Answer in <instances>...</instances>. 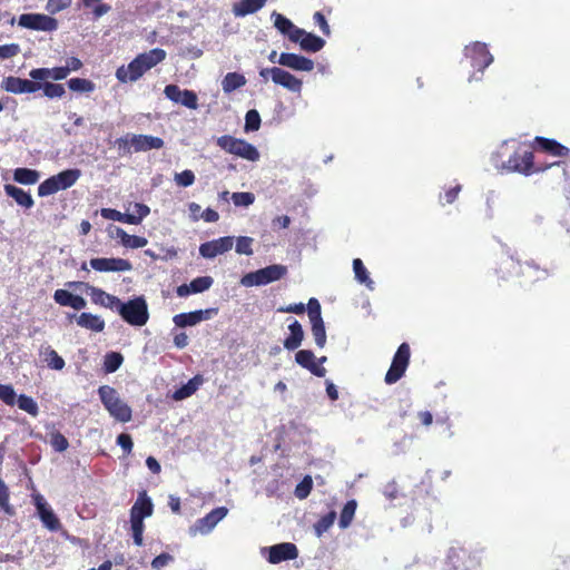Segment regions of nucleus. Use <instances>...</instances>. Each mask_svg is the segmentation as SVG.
I'll list each match as a JSON object with an SVG mask.
<instances>
[{
    "label": "nucleus",
    "mask_w": 570,
    "mask_h": 570,
    "mask_svg": "<svg viewBox=\"0 0 570 570\" xmlns=\"http://www.w3.org/2000/svg\"><path fill=\"white\" fill-rule=\"evenodd\" d=\"M491 163L498 170L518 173L523 176H531L560 165V161H557L546 167H534L533 153L514 140H504L492 154Z\"/></svg>",
    "instance_id": "obj_1"
},
{
    "label": "nucleus",
    "mask_w": 570,
    "mask_h": 570,
    "mask_svg": "<svg viewBox=\"0 0 570 570\" xmlns=\"http://www.w3.org/2000/svg\"><path fill=\"white\" fill-rule=\"evenodd\" d=\"M166 56V51L160 48L140 53L127 66L119 67L116 71V78L120 82H135L145 72L164 61Z\"/></svg>",
    "instance_id": "obj_2"
},
{
    "label": "nucleus",
    "mask_w": 570,
    "mask_h": 570,
    "mask_svg": "<svg viewBox=\"0 0 570 570\" xmlns=\"http://www.w3.org/2000/svg\"><path fill=\"white\" fill-rule=\"evenodd\" d=\"M99 397L110 414L115 420L126 423L131 420V409L130 406L120 399L117 391L109 386L102 385L98 390Z\"/></svg>",
    "instance_id": "obj_3"
},
{
    "label": "nucleus",
    "mask_w": 570,
    "mask_h": 570,
    "mask_svg": "<svg viewBox=\"0 0 570 570\" xmlns=\"http://www.w3.org/2000/svg\"><path fill=\"white\" fill-rule=\"evenodd\" d=\"M116 311L131 326H144L149 320L148 305L142 296L126 303L120 301Z\"/></svg>",
    "instance_id": "obj_4"
},
{
    "label": "nucleus",
    "mask_w": 570,
    "mask_h": 570,
    "mask_svg": "<svg viewBox=\"0 0 570 570\" xmlns=\"http://www.w3.org/2000/svg\"><path fill=\"white\" fill-rule=\"evenodd\" d=\"M217 146L220 147L228 154L237 156L248 161H258L261 158V154L258 149L247 142L244 139L235 138L229 135H224L217 138Z\"/></svg>",
    "instance_id": "obj_5"
},
{
    "label": "nucleus",
    "mask_w": 570,
    "mask_h": 570,
    "mask_svg": "<svg viewBox=\"0 0 570 570\" xmlns=\"http://www.w3.org/2000/svg\"><path fill=\"white\" fill-rule=\"evenodd\" d=\"M81 171L79 169H66L59 174L51 176L43 180L38 187V195L46 197L59 190L67 189L76 184L80 178Z\"/></svg>",
    "instance_id": "obj_6"
},
{
    "label": "nucleus",
    "mask_w": 570,
    "mask_h": 570,
    "mask_svg": "<svg viewBox=\"0 0 570 570\" xmlns=\"http://www.w3.org/2000/svg\"><path fill=\"white\" fill-rule=\"evenodd\" d=\"M464 56L471 60V66L476 69L470 77V80H480L484 69L493 62V56L489 51L487 43L480 41L466 45Z\"/></svg>",
    "instance_id": "obj_7"
},
{
    "label": "nucleus",
    "mask_w": 570,
    "mask_h": 570,
    "mask_svg": "<svg viewBox=\"0 0 570 570\" xmlns=\"http://www.w3.org/2000/svg\"><path fill=\"white\" fill-rule=\"evenodd\" d=\"M287 269L283 265L274 264L255 272L245 274L240 278V285L245 287L263 286L281 279Z\"/></svg>",
    "instance_id": "obj_8"
},
{
    "label": "nucleus",
    "mask_w": 570,
    "mask_h": 570,
    "mask_svg": "<svg viewBox=\"0 0 570 570\" xmlns=\"http://www.w3.org/2000/svg\"><path fill=\"white\" fill-rule=\"evenodd\" d=\"M500 272L502 273V278L508 279L521 274L529 282L542 279L547 275L546 271L530 263L521 265L519 262L514 261L513 257H508L502 262Z\"/></svg>",
    "instance_id": "obj_9"
},
{
    "label": "nucleus",
    "mask_w": 570,
    "mask_h": 570,
    "mask_svg": "<svg viewBox=\"0 0 570 570\" xmlns=\"http://www.w3.org/2000/svg\"><path fill=\"white\" fill-rule=\"evenodd\" d=\"M411 350L407 343H402L393 356L392 364L385 374L384 381L391 385L404 375L410 363Z\"/></svg>",
    "instance_id": "obj_10"
},
{
    "label": "nucleus",
    "mask_w": 570,
    "mask_h": 570,
    "mask_svg": "<svg viewBox=\"0 0 570 570\" xmlns=\"http://www.w3.org/2000/svg\"><path fill=\"white\" fill-rule=\"evenodd\" d=\"M228 514V509L225 507H219L212 510L205 517L195 521L188 528V533L190 537L207 535L209 534L215 527Z\"/></svg>",
    "instance_id": "obj_11"
},
{
    "label": "nucleus",
    "mask_w": 570,
    "mask_h": 570,
    "mask_svg": "<svg viewBox=\"0 0 570 570\" xmlns=\"http://www.w3.org/2000/svg\"><path fill=\"white\" fill-rule=\"evenodd\" d=\"M67 286L71 287V288L83 289L85 293L91 297V301L95 304H98L100 306H104V307H107L110 309L116 311L119 305V302H120V299L118 297L110 295V294L106 293L105 291H102L98 287H95L88 283L69 282V283H67Z\"/></svg>",
    "instance_id": "obj_12"
},
{
    "label": "nucleus",
    "mask_w": 570,
    "mask_h": 570,
    "mask_svg": "<svg viewBox=\"0 0 570 570\" xmlns=\"http://www.w3.org/2000/svg\"><path fill=\"white\" fill-rule=\"evenodd\" d=\"M18 23L22 28L51 32L58 29L57 19L43 13H23L19 17Z\"/></svg>",
    "instance_id": "obj_13"
},
{
    "label": "nucleus",
    "mask_w": 570,
    "mask_h": 570,
    "mask_svg": "<svg viewBox=\"0 0 570 570\" xmlns=\"http://www.w3.org/2000/svg\"><path fill=\"white\" fill-rule=\"evenodd\" d=\"M89 265L92 269L100 273L129 272L132 269V265L129 261L118 257L91 258Z\"/></svg>",
    "instance_id": "obj_14"
},
{
    "label": "nucleus",
    "mask_w": 570,
    "mask_h": 570,
    "mask_svg": "<svg viewBox=\"0 0 570 570\" xmlns=\"http://www.w3.org/2000/svg\"><path fill=\"white\" fill-rule=\"evenodd\" d=\"M263 550L268 553L267 561L272 564L294 560L298 556L297 547L291 542L277 543Z\"/></svg>",
    "instance_id": "obj_15"
},
{
    "label": "nucleus",
    "mask_w": 570,
    "mask_h": 570,
    "mask_svg": "<svg viewBox=\"0 0 570 570\" xmlns=\"http://www.w3.org/2000/svg\"><path fill=\"white\" fill-rule=\"evenodd\" d=\"M164 94L169 100L176 104H180L194 110L198 108V98L193 90L180 89L177 85H167L164 89Z\"/></svg>",
    "instance_id": "obj_16"
},
{
    "label": "nucleus",
    "mask_w": 570,
    "mask_h": 570,
    "mask_svg": "<svg viewBox=\"0 0 570 570\" xmlns=\"http://www.w3.org/2000/svg\"><path fill=\"white\" fill-rule=\"evenodd\" d=\"M234 238L230 236L220 237L210 242L203 243L199 246V254L204 258H215L233 248Z\"/></svg>",
    "instance_id": "obj_17"
},
{
    "label": "nucleus",
    "mask_w": 570,
    "mask_h": 570,
    "mask_svg": "<svg viewBox=\"0 0 570 570\" xmlns=\"http://www.w3.org/2000/svg\"><path fill=\"white\" fill-rule=\"evenodd\" d=\"M1 88L7 92L20 95L36 92L41 88V83L18 77H7L2 80Z\"/></svg>",
    "instance_id": "obj_18"
},
{
    "label": "nucleus",
    "mask_w": 570,
    "mask_h": 570,
    "mask_svg": "<svg viewBox=\"0 0 570 570\" xmlns=\"http://www.w3.org/2000/svg\"><path fill=\"white\" fill-rule=\"evenodd\" d=\"M278 65L295 71L309 72L314 69V61L296 53L282 52L278 57Z\"/></svg>",
    "instance_id": "obj_19"
},
{
    "label": "nucleus",
    "mask_w": 570,
    "mask_h": 570,
    "mask_svg": "<svg viewBox=\"0 0 570 570\" xmlns=\"http://www.w3.org/2000/svg\"><path fill=\"white\" fill-rule=\"evenodd\" d=\"M213 312V309H199L189 313H180L174 316L173 322L178 327L195 326L202 321L208 320Z\"/></svg>",
    "instance_id": "obj_20"
},
{
    "label": "nucleus",
    "mask_w": 570,
    "mask_h": 570,
    "mask_svg": "<svg viewBox=\"0 0 570 570\" xmlns=\"http://www.w3.org/2000/svg\"><path fill=\"white\" fill-rule=\"evenodd\" d=\"M132 150L135 153L148 151L151 149H160L164 147V140L159 137L150 135L132 134Z\"/></svg>",
    "instance_id": "obj_21"
},
{
    "label": "nucleus",
    "mask_w": 570,
    "mask_h": 570,
    "mask_svg": "<svg viewBox=\"0 0 570 570\" xmlns=\"http://www.w3.org/2000/svg\"><path fill=\"white\" fill-rule=\"evenodd\" d=\"M154 513V503L151 499L144 491L138 494V498L130 509V517L140 518L142 520L151 517Z\"/></svg>",
    "instance_id": "obj_22"
},
{
    "label": "nucleus",
    "mask_w": 570,
    "mask_h": 570,
    "mask_svg": "<svg viewBox=\"0 0 570 570\" xmlns=\"http://www.w3.org/2000/svg\"><path fill=\"white\" fill-rule=\"evenodd\" d=\"M274 76L275 85L282 86L283 88L295 94H299L302 91V80L292 75L291 72L278 67V70L274 72Z\"/></svg>",
    "instance_id": "obj_23"
},
{
    "label": "nucleus",
    "mask_w": 570,
    "mask_h": 570,
    "mask_svg": "<svg viewBox=\"0 0 570 570\" xmlns=\"http://www.w3.org/2000/svg\"><path fill=\"white\" fill-rule=\"evenodd\" d=\"M4 191L9 197L13 198L19 206L23 208L29 209L35 205L31 194L24 191L22 188H19L11 184H7L4 185Z\"/></svg>",
    "instance_id": "obj_24"
},
{
    "label": "nucleus",
    "mask_w": 570,
    "mask_h": 570,
    "mask_svg": "<svg viewBox=\"0 0 570 570\" xmlns=\"http://www.w3.org/2000/svg\"><path fill=\"white\" fill-rule=\"evenodd\" d=\"M289 335L284 341V347L294 351L301 346L304 338V331L298 321L294 320L289 325Z\"/></svg>",
    "instance_id": "obj_25"
},
{
    "label": "nucleus",
    "mask_w": 570,
    "mask_h": 570,
    "mask_svg": "<svg viewBox=\"0 0 570 570\" xmlns=\"http://www.w3.org/2000/svg\"><path fill=\"white\" fill-rule=\"evenodd\" d=\"M535 142L544 151H547V153H549V154H551L552 156H556V157L568 156L569 153H570V149L568 147L561 145L560 142H558L554 139L537 136L535 137Z\"/></svg>",
    "instance_id": "obj_26"
},
{
    "label": "nucleus",
    "mask_w": 570,
    "mask_h": 570,
    "mask_svg": "<svg viewBox=\"0 0 570 570\" xmlns=\"http://www.w3.org/2000/svg\"><path fill=\"white\" fill-rule=\"evenodd\" d=\"M267 0H242L233 7V13L236 17H245L247 14L259 11Z\"/></svg>",
    "instance_id": "obj_27"
},
{
    "label": "nucleus",
    "mask_w": 570,
    "mask_h": 570,
    "mask_svg": "<svg viewBox=\"0 0 570 570\" xmlns=\"http://www.w3.org/2000/svg\"><path fill=\"white\" fill-rule=\"evenodd\" d=\"M29 76L35 80H62L66 79V69L56 68H37L32 69Z\"/></svg>",
    "instance_id": "obj_28"
},
{
    "label": "nucleus",
    "mask_w": 570,
    "mask_h": 570,
    "mask_svg": "<svg viewBox=\"0 0 570 570\" xmlns=\"http://www.w3.org/2000/svg\"><path fill=\"white\" fill-rule=\"evenodd\" d=\"M204 379L200 375H196L193 379H190L186 384H184L181 387L176 390L173 394V399L175 401H181L189 396H191L198 387L203 384Z\"/></svg>",
    "instance_id": "obj_29"
},
{
    "label": "nucleus",
    "mask_w": 570,
    "mask_h": 570,
    "mask_svg": "<svg viewBox=\"0 0 570 570\" xmlns=\"http://www.w3.org/2000/svg\"><path fill=\"white\" fill-rule=\"evenodd\" d=\"M116 237L119 238L121 245L127 248H142L148 244L147 238L136 235H129L120 227H116Z\"/></svg>",
    "instance_id": "obj_30"
},
{
    "label": "nucleus",
    "mask_w": 570,
    "mask_h": 570,
    "mask_svg": "<svg viewBox=\"0 0 570 570\" xmlns=\"http://www.w3.org/2000/svg\"><path fill=\"white\" fill-rule=\"evenodd\" d=\"M77 324L94 332H101L105 328V321L100 316L90 313H81L77 316Z\"/></svg>",
    "instance_id": "obj_31"
},
{
    "label": "nucleus",
    "mask_w": 570,
    "mask_h": 570,
    "mask_svg": "<svg viewBox=\"0 0 570 570\" xmlns=\"http://www.w3.org/2000/svg\"><path fill=\"white\" fill-rule=\"evenodd\" d=\"M40 179V173L30 168H16L13 170V180L21 185H35Z\"/></svg>",
    "instance_id": "obj_32"
},
{
    "label": "nucleus",
    "mask_w": 570,
    "mask_h": 570,
    "mask_svg": "<svg viewBox=\"0 0 570 570\" xmlns=\"http://www.w3.org/2000/svg\"><path fill=\"white\" fill-rule=\"evenodd\" d=\"M245 85L246 78L238 72H228L222 80V88L226 94H230Z\"/></svg>",
    "instance_id": "obj_33"
},
{
    "label": "nucleus",
    "mask_w": 570,
    "mask_h": 570,
    "mask_svg": "<svg viewBox=\"0 0 570 570\" xmlns=\"http://www.w3.org/2000/svg\"><path fill=\"white\" fill-rule=\"evenodd\" d=\"M353 271L355 275V279L365 285L370 291L374 289V282L371 279L367 269L365 268L362 259L355 258L353 259Z\"/></svg>",
    "instance_id": "obj_34"
},
{
    "label": "nucleus",
    "mask_w": 570,
    "mask_h": 570,
    "mask_svg": "<svg viewBox=\"0 0 570 570\" xmlns=\"http://www.w3.org/2000/svg\"><path fill=\"white\" fill-rule=\"evenodd\" d=\"M299 46L305 51L317 52L325 46V40L314 33L305 31Z\"/></svg>",
    "instance_id": "obj_35"
},
{
    "label": "nucleus",
    "mask_w": 570,
    "mask_h": 570,
    "mask_svg": "<svg viewBox=\"0 0 570 570\" xmlns=\"http://www.w3.org/2000/svg\"><path fill=\"white\" fill-rule=\"evenodd\" d=\"M356 508L357 503L355 500H350L345 503V505L342 509L338 521V525L341 529H346L351 525L355 515Z\"/></svg>",
    "instance_id": "obj_36"
},
{
    "label": "nucleus",
    "mask_w": 570,
    "mask_h": 570,
    "mask_svg": "<svg viewBox=\"0 0 570 570\" xmlns=\"http://www.w3.org/2000/svg\"><path fill=\"white\" fill-rule=\"evenodd\" d=\"M100 214L106 219L120 222V223H125V224H130V225L136 224V220H137L131 216V214L120 213L112 208H102Z\"/></svg>",
    "instance_id": "obj_37"
},
{
    "label": "nucleus",
    "mask_w": 570,
    "mask_h": 570,
    "mask_svg": "<svg viewBox=\"0 0 570 570\" xmlns=\"http://www.w3.org/2000/svg\"><path fill=\"white\" fill-rule=\"evenodd\" d=\"M16 403L20 410L24 411L33 417L39 414V406L31 396L20 394Z\"/></svg>",
    "instance_id": "obj_38"
},
{
    "label": "nucleus",
    "mask_w": 570,
    "mask_h": 570,
    "mask_svg": "<svg viewBox=\"0 0 570 570\" xmlns=\"http://www.w3.org/2000/svg\"><path fill=\"white\" fill-rule=\"evenodd\" d=\"M309 322L312 325V334H313L315 344L318 347L323 348L326 344V331H325V325H324L323 318L309 321Z\"/></svg>",
    "instance_id": "obj_39"
},
{
    "label": "nucleus",
    "mask_w": 570,
    "mask_h": 570,
    "mask_svg": "<svg viewBox=\"0 0 570 570\" xmlns=\"http://www.w3.org/2000/svg\"><path fill=\"white\" fill-rule=\"evenodd\" d=\"M130 530L134 543L138 547H141L144 544V530H145V523L142 519L130 517Z\"/></svg>",
    "instance_id": "obj_40"
},
{
    "label": "nucleus",
    "mask_w": 570,
    "mask_h": 570,
    "mask_svg": "<svg viewBox=\"0 0 570 570\" xmlns=\"http://www.w3.org/2000/svg\"><path fill=\"white\" fill-rule=\"evenodd\" d=\"M38 515L43 525L50 531H57L60 529L59 519L56 517V514L50 508L39 512Z\"/></svg>",
    "instance_id": "obj_41"
},
{
    "label": "nucleus",
    "mask_w": 570,
    "mask_h": 570,
    "mask_svg": "<svg viewBox=\"0 0 570 570\" xmlns=\"http://www.w3.org/2000/svg\"><path fill=\"white\" fill-rule=\"evenodd\" d=\"M336 519V512L331 511L327 514L323 515L314 525V530L316 535L320 538L326 532L333 524Z\"/></svg>",
    "instance_id": "obj_42"
},
{
    "label": "nucleus",
    "mask_w": 570,
    "mask_h": 570,
    "mask_svg": "<svg viewBox=\"0 0 570 570\" xmlns=\"http://www.w3.org/2000/svg\"><path fill=\"white\" fill-rule=\"evenodd\" d=\"M124 357L120 353L110 352L105 356L104 368L106 373L116 372L122 364Z\"/></svg>",
    "instance_id": "obj_43"
},
{
    "label": "nucleus",
    "mask_w": 570,
    "mask_h": 570,
    "mask_svg": "<svg viewBox=\"0 0 570 570\" xmlns=\"http://www.w3.org/2000/svg\"><path fill=\"white\" fill-rule=\"evenodd\" d=\"M68 87L77 92H91L95 90V85L85 78H72L68 81Z\"/></svg>",
    "instance_id": "obj_44"
},
{
    "label": "nucleus",
    "mask_w": 570,
    "mask_h": 570,
    "mask_svg": "<svg viewBox=\"0 0 570 570\" xmlns=\"http://www.w3.org/2000/svg\"><path fill=\"white\" fill-rule=\"evenodd\" d=\"M271 17L274 20V27L284 36L294 27V23L288 18L276 11Z\"/></svg>",
    "instance_id": "obj_45"
},
{
    "label": "nucleus",
    "mask_w": 570,
    "mask_h": 570,
    "mask_svg": "<svg viewBox=\"0 0 570 570\" xmlns=\"http://www.w3.org/2000/svg\"><path fill=\"white\" fill-rule=\"evenodd\" d=\"M295 361L298 365L309 371L315 363V355L309 350H299L295 354Z\"/></svg>",
    "instance_id": "obj_46"
},
{
    "label": "nucleus",
    "mask_w": 570,
    "mask_h": 570,
    "mask_svg": "<svg viewBox=\"0 0 570 570\" xmlns=\"http://www.w3.org/2000/svg\"><path fill=\"white\" fill-rule=\"evenodd\" d=\"M466 551L463 548L452 547L448 552V559L454 568L459 569L463 567L465 570H469V566H465L464 563L460 562L461 557H464Z\"/></svg>",
    "instance_id": "obj_47"
},
{
    "label": "nucleus",
    "mask_w": 570,
    "mask_h": 570,
    "mask_svg": "<svg viewBox=\"0 0 570 570\" xmlns=\"http://www.w3.org/2000/svg\"><path fill=\"white\" fill-rule=\"evenodd\" d=\"M261 127V116L257 110L250 109L245 116V131H256Z\"/></svg>",
    "instance_id": "obj_48"
},
{
    "label": "nucleus",
    "mask_w": 570,
    "mask_h": 570,
    "mask_svg": "<svg viewBox=\"0 0 570 570\" xmlns=\"http://www.w3.org/2000/svg\"><path fill=\"white\" fill-rule=\"evenodd\" d=\"M0 400L9 406L16 404L18 396L12 385L0 384Z\"/></svg>",
    "instance_id": "obj_49"
},
{
    "label": "nucleus",
    "mask_w": 570,
    "mask_h": 570,
    "mask_svg": "<svg viewBox=\"0 0 570 570\" xmlns=\"http://www.w3.org/2000/svg\"><path fill=\"white\" fill-rule=\"evenodd\" d=\"M230 199L233 200L235 206L248 207L254 204L255 196L253 193H248V191L233 193L230 195Z\"/></svg>",
    "instance_id": "obj_50"
},
{
    "label": "nucleus",
    "mask_w": 570,
    "mask_h": 570,
    "mask_svg": "<svg viewBox=\"0 0 570 570\" xmlns=\"http://www.w3.org/2000/svg\"><path fill=\"white\" fill-rule=\"evenodd\" d=\"M46 355V362L50 368L60 371L65 367L63 358L55 350L48 347Z\"/></svg>",
    "instance_id": "obj_51"
},
{
    "label": "nucleus",
    "mask_w": 570,
    "mask_h": 570,
    "mask_svg": "<svg viewBox=\"0 0 570 570\" xmlns=\"http://www.w3.org/2000/svg\"><path fill=\"white\" fill-rule=\"evenodd\" d=\"M213 285V278L210 276H200L196 277L190 282L189 289L193 291L194 294L196 293H203L210 288Z\"/></svg>",
    "instance_id": "obj_52"
},
{
    "label": "nucleus",
    "mask_w": 570,
    "mask_h": 570,
    "mask_svg": "<svg viewBox=\"0 0 570 570\" xmlns=\"http://www.w3.org/2000/svg\"><path fill=\"white\" fill-rule=\"evenodd\" d=\"M50 445L57 452H63L68 449L69 442L68 440L58 431H53L50 433Z\"/></svg>",
    "instance_id": "obj_53"
},
{
    "label": "nucleus",
    "mask_w": 570,
    "mask_h": 570,
    "mask_svg": "<svg viewBox=\"0 0 570 570\" xmlns=\"http://www.w3.org/2000/svg\"><path fill=\"white\" fill-rule=\"evenodd\" d=\"M41 88L48 98H60L66 92L63 85L60 83L46 82L41 85Z\"/></svg>",
    "instance_id": "obj_54"
},
{
    "label": "nucleus",
    "mask_w": 570,
    "mask_h": 570,
    "mask_svg": "<svg viewBox=\"0 0 570 570\" xmlns=\"http://www.w3.org/2000/svg\"><path fill=\"white\" fill-rule=\"evenodd\" d=\"M253 243L254 239L247 236H240L236 240V253L242 255H252L253 254Z\"/></svg>",
    "instance_id": "obj_55"
},
{
    "label": "nucleus",
    "mask_w": 570,
    "mask_h": 570,
    "mask_svg": "<svg viewBox=\"0 0 570 570\" xmlns=\"http://www.w3.org/2000/svg\"><path fill=\"white\" fill-rule=\"evenodd\" d=\"M75 294L67 289H57L53 293V299L57 304L61 306H68L71 307L72 301H73Z\"/></svg>",
    "instance_id": "obj_56"
},
{
    "label": "nucleus",
    "mask_w": 570,
    "mask_h": 570,
    "mask_svg": "<svg viewBox=\"0 0 570 570\" xmlns=\"http://www.w3.org/2000/svg\"><path fill=\"white\" fill-rule=\"evenodd\" d=\"M313 481L311 476H305L295 488V495L298 499H305L312 490Z\"/></svg>",
    "instance_id": "obj_57"
},
{
    "label": "nucleus",
    "mask_w": 570,
    "mask_h": 570,
    "mask_svg": "<svg viewBox=\"0 0 570 570\" xmlns=\"http://www.w3.org/2000/svg\"><path fill=\"white\" fill-rule=\"evenodd\" d=\"M174 180L178 186L189 187L195 181V175L191 170L186 169L181 173L175 174Z\"/></svg>",
    "instance_id": "obj_58"
},
{
    "label": "nucleus",
    "mask_w": 570,
    "mask_h": 570,
    "mask_svg": "<svg viewBox=\"0 0 570 570\" xmlns=\"http://www.w3.org/2000/svg\"><path fill=\"white\" fill-rule=\"evenodd\" d=\"M0 508L9 515L13 513L9 504V490L6 483L0 479Z\"/></svg>",
    "instance_id": "obj_59"
},
{
    "label": "nucleus",
    "mask_w": 570,
    "mask_h": 570,
    "mask_svg": "<svg viewBox=\"0 0 570 570\" xmlns=\"http://www.w3.org/2000/svg\"><path fill=\"white\" fill-rule=\"evenodd\" d=\"M72 0H48L46 10L50 14H56L70 7Z\"/></svg>",
    "instance_id": "obj_60"
},
{
    "label": "nucleus",
    "mask_w": 570,
    "mask_h": 570,
    "mask_svg": "<svg viewBox=\"0 0 570 570\" xmlns=\"http://www.w3.org/2000/svg\"><path fill=\"white\" fill-rule=\"evenodd\" d=\"M134 213H131V216L137 219L135 225H138L141 223V220L147 217L150 213V209L147 205L135 203L132 205Z\"/></svg>",
    "instance_id": "obj_61"
},
{
    "label": "nucleus",
    "mask_w": 570,
    "mask_h": 570,
    "mask_svg": "<svg viewBox=\"0 0 570 570\" xmlns=\"http://www.w3.org/2000/svg\"><path fill=\"white\" fill-rule=\"evenodd\" d=\"M132 134H127L115 141V145L121 150L124 154L132 153Z\"/></svg>",
    "instance_id": "obj_62"
},
{
    "label": "nucleus",
    "mask_w": 570,
    "mask_h": 570,
    "mask_svg": "<svg viewBox=\"0 0 570 570\" xmlns=\"http://www.w3.org/2000/svg\"><path fill=\"white\" fill-rule=\"evenodd\" d=\"M309 321L322 320L321 304L316 298H311L307 304Z\"/></svg>",
    "instance_id": "obj_63"
},
{
    "label": "nucleus",
    "mask_w": 570,
    "mask_h": 570,
    "mask_svg": "<svg viewBox=\"0 0 570 570\" xmlns=\"http://www.w3.org/2000/svg\"><path fill=\"white\" fill-rule=\"evenodd\" d=\"M313 20H314V23L316 26H318L320 30L322 31V33L324 36H330L331 35L330 24L327 23V20H326L325 16L322 12L316 11L313 14Z\"/></svg>",
    "instance_id": "obj_64"
}]
</instances>
